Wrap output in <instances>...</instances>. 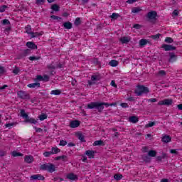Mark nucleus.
I'll list each match as a JSON object with an SVG mask.
<instances>
[{
  "mask_svg": "<svg viewBox=\"0 0 182 182\" xmlns=\"http://www.w3.org/2000/svg\"><path fill=\"white\" fill-rule=\"evenodd\" d=\"M149 92L150 90H149V87L144 85H137L134 90V93L136 96H143V95H147V93Z\"/></svg>",
  "mask_w": 182,
  "mask_h": 182,
  "instance_id": "f257e3e1",
  "label": "nucleus"
},
{
  "mask_svg": "<svg viewBox=\"0 0 182 182\" xmlns=\"http://www.w3.org/2000/svg\"><path fill=\"white\" fill-rule=\"evenodd\" d=\"M40 170L48 171V173H54V171H56V166L50 163L43 164L40 166Z\"/></svg>",
  "mask_w": 182,
  "mask_h": 182,
  "instance_id": "f03ea898",
  "label": "nucleus"
},
{
  "mask_svg": "<svg viewBox=\"0 0 182 182\" xmlns=\"http://www.w3.org/2000/svg\"><path fill=\"white\" fill-rule=\"evenodd\" d=\"M17 96L19 99H22L23 100H29V99H31L29 94L23 90L18 91Z\"/></svg>",
  "mask_w": 182,
  "mask_h": 182,
  "instance_id": "7ed1b4c3",
  "label": "nucleus"
},
{
  "mask_svg": "<svg viewBox=\"0 0 182 182\" xmlns=\"http://www.w3.org/2000/svg\"><path fill=\"white\" fill-rule=\"evenodd\" d=\"M173 105L172 99H165L158 102L159 106H171Z\"/></svg>",
  "mask_w": 182,
  "mask_h": 182,
  "instance_id": "20e7f679",
  "label": "nucleus"
},
{
  "mask_svg": "<svg viewBox=\"0 0 182 182\" xmlns=\"http://www.w3.org/2000/svg\"><path fill=\"white\" fill-rule=\"evenodd\" d=\"M99 80H100L99 75H92L91 80H88L87 83L89 86H92V85H95L96 82H99Z\"/></svg>",
  "mask_w": 182,
  "mask_h": 182,
  "instance_id": "39448f33",
  "label": "nucleus"
},
{
  "mask_svg": "<svg viewBox=\"0 0 182 182\" xmlns=\"http://www.w3.org/2000/svg\"><path fill=\"white\" fill-rule=\"evenodd\" d=\"M162 49L165 50V52H168L170 50H176V46L173 45H168V44H163L161 46Z\"/></svg>",
  "mask_w": 182,
  "mask_h": 182,
  "instance_id": "423d86ee",
  "label": "nucleus"
},
{
  "mask_svg": "<svg viewBox=\"0 0 182 182\" xmlns=\"http://www.w3.org/2000/svg\"><path fill=\"white\" fill-rule=\"evenodd\" d=\"M30 180H40L41 181H43V180H45V176L41 174L32 175L30 177Z\"/></svg>",
  "mask_w": 182,
  "mask_h": 182,
  "instance_id": "0eeeda50",
  "label": "nucleus"
},
{
  "mask_svg": "<svg viewBox=\"0 0 182 182\" xmlns=\"http://www.w3.org/2000/svg\"><path fill=\"white\" fill-rule=\"evenodd\" d=\"M79 126H80V122L78 120L75 119L70 122V127H71V129H76V127H79Z\"/></svg>",
  "mask_w": 182,
  "mask_h": 182,
  "instance_id": "6e6552de",
  "label": "nucleus"
},
{
  "mask_svg": "<svg viewBox=\"0 0 182 182\" xmlns=\"http://www.w3.org/2000/svg\"><path fill=\"white\" fill-rule=\"evenodd\" d=\"M156 17H157V12L154 11L149 12L146 15V18H148V19H156Z\"/></svg>",
  "mask_w": 182,
  "mask_h": 182,
  "instance_id": "1a4fd4ad",
  "label": "nucleus"
},
{
  "mask_svg": "<svg viewBox=\"0 0 182 182\" xmlns=\"http://www.w3.org/2000/svg\"><path fill=\"white\" fill-rule=\"evenodd\" d=\"M177 60V55L174 53H169V62H176Z\"/></svg>",
  "mask_w": 182,
  "mask_h": 182,
  "instance_id": "9d476101",
  "label": "nucleus"
},
{
  "mask_svg": "<svg viewBox=\"0 0 182 182\" xmlns=\"http://www.w3.org/2000/svg\"><path fill=\"white\" fill-rule=\"evenodd\" d=\"M24 161L26 163H28V164H31V163H33V157L31 155L26 156Z\"/></svg>",
  "mask_w": 182,
  "mask_h": 182,
  "instance_id": "9b49d317",
  "label": "nucleus"
},
{
  "mask_svg": "<svg viewBox=\"0 0 182 182\" xmlns=\"http://www.w3.org/2000/svg\"><path fill=\"white\" fill-rule=\"evenodd\" d=\"M27 86H28V87H30L31 89H36L38 87H41V83L33 82V83L28 84Z\"/></svg>",
  "mask_w": 182,
  "mask_h": 182,
  "instance_id": "f8f14e48",
  "label": "nucleus"
},
{
  "mask_svg": "<svg viewBox=\"0 0 182 182\" xmlns=\"http://www.w3.org/2000/svg\"><path fill=\"white\" fill-rule=\"evenodd\" d=\"M97 102H91L87 105V109H97Z\"/></svg>",
  "mask_w": 182,
  "mask_h": 182,
  "instance_id": "ddd939ff",
  "label": "nucleus"
},
{
  "mask_svg": "<svg viewBox=\"0 0 182 182\" xmlns=\"http://www.w3.org/2000/svg\"><path fill=\"white\" fill-rule=\"evenodd\" d=\"M26 46H28L29 49H38V46L32 42H27Z\"/></svg>",
  "mask_w": 182,
  "mask_h": 182,
  "instance_id": "4468645a",
  "label": "nucleus"
},
{
  "mask_svg": "<svg viewBox=\"0 0 182 182\" xmlns=\"http://www.w3.org/2000/svg\"><path fill=\"white\" fill-rule=\"evenodd\" d=\"M67 178H68V180H72V181L77 180V176L75 175L73 173H68L67 175Z\"/></svg>",
  "mask_w": 182,
  "mask_h": 182,
  "instance_id": "2eb2a0df",
  "label": "nucleus"
},
{
  "mask_svg": "<svg viewBox=\"0 0 182 182\" xmlns=\"http://www.w3.org/2000/svg\"><path fill=\"white\" fill-rule=\"evenodd\" d=\"M86 156L89 157V159H93L95 157V151L87 150L85 151Z\"/></svg>",
  "mask_w": 182,
  "mask_h": 182,
  "instance_id": "dca6fc26",
  "label": "nucleus"
},
{
  "mask_svg": "<svg viewBox=\"0 0 182 182\" xmlns=\"http://www.w3.org/2000/svg\"><path fill=\"white\" fill-rule=\"evenodd\" d=\"M162 141H164V143H170V141H171V137L168 135L164 136L162 138Z\"/></svg>",
  "mask_w": 182,
  "mask_h": 182,
  "instance_id": "f3484780",
  "label": "nucleus"
},
{
  "mask_svg": "<svg viewBox=\"0 0 182 182\" xmlns=\"http://www.w3.org/2000/svg\"><path fill=\"white\" fill-rule=\"evenodd\" d=\"M103 109H105V106L103 105L102 102H97V109L99 112H102Z\"/></svg>",
  "mask_w": 182,
  "mask_h": 182,
  "instance_id": "a211bd4d",
  "label": "nucleus"
},
{
  "mask_svg": "<svg viewBox=\"0 0 182 182\" xmlns=\"http://www.w3.org/2000/svg\"><path fill=\"white\" fill-rule=\"evenodd\" d=\"M147 43H149V41H147L144 38H142L139 41V46H141V48L143 46H146V45H147Z\"/></svg>",
  "mask_w": 182,
  "mask_h": 182,
  "instance_id": "6ab92c4d",
  "label": "nucleus"
},
{
  "mask_svg": "<svg viewBox=\"0 0 182 182\" xmlns=\"http://www.w3.org/2000/svg\"><path fill=\"white\" fill-rule=\"evenodd\" d=\"M120 42L122 43H129L130 42V38L129 37H122L119 39Z\"/></svg>",
  "mask_w": 182,
  "mask_h": 182,
  "instance_id": "aec40b11",
  "label": "nucleus"
},
{
  "mask_svg": "<svg viewBox=\"0 0 182 182\" xmlns=\"http://www.w3.org/2000/svg\"><path fill=\"white\" fill-rule=\"evenodd\" d=\"M51 154H58V153H60V149L58 147L51 148Z\"/></svg>",
  "mask_w": 182,
  "mask_h": 182,
  "instance_id": "412c9836",
  "label": "nucleus"
},
{
  "mask_svg": "<svg viewBox=\"0 0 182 182\" xmlns=\"http://www.w3.org/2000/svg\"><path fill=\"white\" fill-rule=\"evenodd\" d=\"M129 122H130V123H137V122H139V118L136 116L130 117Z\"/></svg>",
  "mask_w": 182,
  "mask_h": 182,
  "instance_id": "4be33fe9",
  "label": "nucleus"
},
{
  "mask_svg": "<svg viewBox=\"0 0 182 182\" xmlns=\"http://www.w3.org/2000/svg\"><path fill=\"white\" fill-rule=\"evenodd\" d=\"M20 113H21V117H23V119H26V120L29 117V115L26 114V112H25V109H21Z\"/></svg>",
  "mask_w": 182,
  "mask_h": 182,
  "instance_id": "5701e85b",
  "label": "nucleus"
},
{
  "mask_svg": "<svg viewBox=\"0 0 182 182\" xmlns=\"http://www.w3.org/2000/svg\"><path fill=\"white\" fill-rule=\"evenodd\" d=\"M109 66H112V68H116V66H117V65H119V62L116 60H112L109 63Z\"/></svg>",
  "mask_w": 182,
  "mask_h": 182,
  "instance_id": "b1692460",
  "label": "nucleus"
},
{
  "mask_svg": "<svg viewBox=\"0 0 182 182\" xmlns=\"http://www.w3.org/2000/svg\"><path fill=\"white\" fill-rule=\"evenodd\" d=\"M148 156L149 157H156V156H157V151H154V150H150L148 152Z\"/></svg>",
  "mask_w": 182,
  "mask_h": 182,
  "instance_id": "393cba45",
  "label": "nucleus"
},
{
  "mask_svg": "<svg viewBox=\"0 0 182 182\" xmlns=\"http://www.w3.org/2000/svg\"><path fill=\"white\" fill-rule=\"evenodd\" d=\"M167 73L164 71V70H159L157 73H156V76L158 77H163V76H166Z\"/></svg>",
  "mask_w": 182,
  "mask_h": 182,
  "instance_id": "a878e982",
  "label": "nucleus"
},
{
  "mask_svg": "<svg viewBox=\"0 0 182 182\" xmlns=\"http://www.w3.org/2000/svg\"><path fill=\"white\" fill-rule=\"evenodd\" d=\"M62 93V91L60 90H54L50 92V95H54V96H59Z\"/></svg>",
  "mask_w": 182,
  "mask_h": 182,
  "instance_id": "bb28decb",
  "label": "nucleus"
},
{
  "mask_svg": "<svg viewBox=\"0 0 182 182\" xmlns=\"http://www.w3.org/2000/svg\"><path fill=\"white\" fill-rule=\"evenodd\" d=\"M77 136L78 137L79 140L82 141V143H85L86 140H85V135H83L82 133L77 134Z\"/></svg>",
  "mask_w": 182,
  "mask_h": 182,
  "instance_id": "cd10ccee",
  "label": "nucleus"
},
{
  "mask_svg": "<svg viewBox=\"0 0 182 182\" xmlns=\"http://www.w3.org/2000/svg\"><path fill=\"white\" fill-rule=\"evenodd\" d=\"M63 25L65 29H72V23L70 22H65Z\"/></svg>",
  "mask_w": 182,
  "mask_h": 182,
  "instance_id": "c85d7f7f",
  "label": "nucleus"
},
{
  "mask_svg": "<svg viewBox=\"0 0 182 182\" xmlns=\"http://www.w3.org/2000/svg\"><path fill=\"white\" fill-rule=\"evenodd\" d=\"M26 122L31 123L33 124H36V123H38V121H36L35 119L29 117L26 119Z\"/></svg>",
  "mask_w": 182,
  "mask_h": 182,
  "instance_id": "c756f323",
  "label": "nucleus"
},
{
  "mask_svg": "<svg viewBox=\"0 0 182 182\" xmlns=\"http://www.w3.org/2000/svg\"><path fill=\"white\" fill-rule=\"evenodd\" d=\"M26 33H28V35H31L32 33V27L31 26V25H28L26 28Z\"/></svg>",
  "mask_w": 182,
  "mask_h": 182,
  "instance_id": "7c9ffc66",
  "label": "nucleus"
},
{
  "mask_svg": "<svg viewBox=\"0 0 182 182\" xmlns=\"http://www.w3.org/2000/svg\"><path fill=\"white\" fill-rule=\"evenodd\" d=\"M142 159L144 160V161H145V163H150L151 159H150V156L148 155H144L142 156Z\"/></svg>",
  "mask_w": 182,
  "mask_h": 182,
  "instance_id": "2f4dec72",
  "label": "nucleus"
},
{
  "mask_svg": "<svg viewBox=\"0 0 182 182\" xmlns=\"http://www.w3.org/2000/svg\"><path fill=\"white\" fill-rule=\"evenodd\" d=\"M132 12V14H139V12H141V9L140 7L133 8Z\"/></svg>",
  "mask_w": 182,
  "mask_h": 182,
  "instance_id": "473e14b6",
  "label": "nucleus"
},
{
  "mask_svg": "<svg viewBox=\"0 0 182 182\" xmlns=\"http://www.w3.org/2000/svg\"><path fill=\"white\" fill-rule=\"evenodd\" d=\"M13 157H18V156H21L22 157V156H23V154L22 153H19V152H17L16 151H14L12 153H11Z\"/></svg>",
  "mask_w": 182,
  "mask_h": 182,
  "instance_id": "72a5a7b5",
  "label": "nucleus"
},
{
  "mask_svg": "<svg viewBox=\"0 0 182 182\" xmlns=\"http://www.w3.org/2000/svg\"><path fill=\"white\" fill-rule=\"evenodd\" d=\"M51 9L53 11H55V12H58V11H59V6L58 4H53L51 6Z\"/></svg>",
  "mask_w": 182,
  "mask_h": 182,
  "instance_id": "f704fd0d",
  "label": "nucleus"
},
{
  "mask_svg": "<svg viewBox=\"0 0 182 182\" xmlns=\"http://www.w3.org/2000/svg\"><path fill=\"white\" fill-rule=\"evenodd\" d=\"M166 43H173L174 42V40L171 37H166L165 38Z\"/></svg>",
  "mask_w": 182,
  "mask_h": 182,
  "instance_id": "c9c22d12",
  "label": "nucleus"
},
{
  "mask_svg": "<svg viewBox=\"0 0 182 182\" xmlns=\"http://www.w3.org/2000/svg\"><path fill=\"white\" fill-rule=\"evenodd\" d=\"M30 35H31V38H36L38 36H41V35H42V33H38V32H35V33L32 32L31 34H30Z\"/></svg>",
  "mask_w": 182,
  "mask_h": 182,
  "instance_id": "e433bc0d",
  "label": "nucleus"
},
{
  "mask_svg": "<svg viewBox=\"0 0 182 182\" xmlns=\"http://www.w3.org/2000/svg\"><path fill=\"white\" fill-rule=\"evenodd\" d=\"M38 118L42 122L43 120H46V119H48V115L46 114H42L38 117Z\"/></svg>",
  "mask_w": 182,
  "mask_h": 182,
  "instance_id": "4c0bfd02",
  "label": "nucleus"
},
{
  "mask_svg": "<svg viewBox=\"0 0 182 182\" xmlns=\"http://www.w3.org/2000/svg\"><path fill=\"white\" fill-rule=\"evenodd\" d=\"M102 144H103V141L102 140L95 141L93 143V146H102Z\"/></svg>",
  "mask_w": 182,
  "mask_h": 182,
  "instance_id": "58836bf2",
  "label": "nucleus"
},
{
  "mask_svg": "<svg viewBox=\"0 0 182 182\" xmlns=\"http://www.w3.org/2000/svg\"><path fill=\"white\" fill-rule=\"evenodd\" d=\"M114 178L115 179V180H122V178H123V175H122V174H115L114 176Z\"/></svg>",
  "mask_w": 182,
  "mask_h": 182,
  "instance_id": "ea45409f",
  "label": "nucleus"
},
{
  "mask_svg": "<svg viewBox=\"0 0 182 182\" xmlns=\"http://www.w3.org/2000/svg\"><path fill=\"white\" fill-rule=\"evenodd\" d=\"M21 72V69H19V68L18 67H15L14 69L13 70V73L14 75H18V73H19Z\"/></svg>",
  "mask_w": 182,
  "mask_h": 182,
  "instance_id": "a19ab883",
  "label": "nucleus"
},
{
  "mask_svg": "<svg viewBox=\"0 0 182 182\" xmlns=\"http://www.w3.org/2000/svg\"><path fill=\"white\" fill-rule=\"evenodd\" d=\"M116 103H111V104H109L107 102H102V105L103 106H105V107H109V106H116Z\"/></svg>",
  "mask_w": 182,
  "mask_h": 182,
  "instance_id": "79ce46f5",
  "label": "nucleus"
},
{
  "mask_svg": "<svg viewBox=\"0 0 182 182\" xmlns=\"http://www.w3.org/2000/svg\"><path fill=\"white\" fill-rule=\"evenodd\" d=\"M161 36V34L158 33V34H156V35H154V36H151V38L152 39H154V41H156V40L159 39Z\"/></svg>",
  "mask_w": 182,
  "mask_h": 182,
  "instance_id": "37998d69",
  "label": "nucleus"
},
{
  "mask_svg": "<svg viewBox=\"0 0 182 182\" xmlns=\"http://www.w3.org/2000/svg\"><path fill=\"white\" fill-rule=\"evenodd\" d=\"M119 16H120V15H119V14H116V13H113L111 15L112 19H117V18H119Z\"/></svg>",
  "mask_w": 182,
  "mask_h": 182,
  "instance_id": "c03bdc74",
  "label": "nucleus"
},
{
  "mask_svg": "<svg viewBox=\"0 0 182 182\" xmlns=\"http://www.w3.org/2000/svg\"><path fill=\"white\" fill-rule=\"evenodd\" d=\"M41 59V57H36V56H30L29 60H39Z\"/></svg>",
  "mask_w": 182,
  "mask_h": 182,
  "instance_id": "a18cd8bd",
  "label": "nucleus"
},
{
  "mask_svg": "<svg viewBox=\"0 0 182 182\" xmlns=\"http://www.w3.org/2000/svg\"><path fill=\"white\" fill-rule=\"evenodd\" d=\"M50 156H52V152L50 151H46L43 153V156L44 157H50Z\"/></svg>",
  "mask_w": 182,
  "mask_h": 182,
  "instance_id": "49530a36",
  "label": "nucleus"
},
{
  "mask_svg": "<svg viewBox=\"0 0 182 182\" xmlns=\"http://www.w3.org/2000/svg\"><path fill=\"white\" fill-rule=\"evenodd\" d=\"M8 8V6L6 5H3L0 6V12H5V10Z\"/></svg>",
  "mask_w": 182,
  "mask_h": 182,
  "instance_id": "de8ad7c7",
  "label": "nucleus"
},
{
  "mask_svg": "<svg viewBox=\"0 0 182 182\" xmlns=\"http://www.w3.org/2000/svg\"><path fill=\"white\" fill-rule=\"evenodd\" d=\"M156 124V123H154V122H151L149 124L145 125V127H153V126H154Z\"/></svg>",
  "mask_w": 182,
  "mask_h": 182,
  "instance_id": "09e8293b",
  "label": "nucleus"
},
{
  "mask_svg": "<svg viewBox=\"0 0 182 182\" xmlns=\"http://www.w3.org/2000/svg\"><path fill=\"white\" fill-rule=\"evenodd\" d=\"M66 144H68V141H66L65 140L60 141V144H59L60 146H66Z\"/></svg>",
  "mask_w": 182,
  "mask_h": 182,
  "instance_id": "8fccbe9b",
  "label": "nucleus"
},
{
  "mask_svg": "<svg viewBox=\"0 0 182 182\" xmlns=\"http://www.w3.org/2000/svg\"><path fill=\"white\" fill-rule=\"evenodd\" d=\"M65 159H66V156L63 155V156H57L55 158V160H65Z\"/></svg>",
  "mask_w": 182,
  "mask_h": 182,
  "instance_id": "3c124183",
  "label": "nucleus"
},
{
  "mask_svg": "<svg viewBox=\"0 0 182 182\" xmlns=\"http://www.w3.org/2000/svg\"><path fill=\"white\" fill-rule=\"evenodd\" d=\"M43 82H49V75H43Z\"/></svg>",
  "mask_w": 182,
  "mask_h": 182,
  "instance_id": "603ef678",
  "label": "nucleus"
},
{
  "mask_svg": "<svg viewBox=\"0 0 182 182\" xmlns=\"http://www.w3.org/2000/svg\"><path fill=\"white\" fill-rule=\"evenodd\" d=\"M3 25H11V22L8 19H4L2 21Z\"/></svg>",
  "mask_w": 182,
  "mask_h": 182,
  "instance_id": "864d4df0",
  "label": "nucleus"
},
{
  "mask_svg": "<svg viewBox=\"0 0 182 182\" xmlns=\"http://www.w3.org/2000/svg\"><path fill=\"white\" fill-rule=\"evenodd\" d=\"M74 23L76 26L80 25V18H79V17L76 18Z\"/></svg>",
  "mask_w": 182,
  "mask_h": 182,
  "instance_id": "5fc2aeb1",
  "label": "nucleus"
},
{
  "mask_svg": "<svg viewBox=\"0 0 182 182\" xmlns=\"http://www.w3.org/2000/svg\"><path fill=\"white\" fill-rule=\"evenodd\" d=\"M48 69H50V70H53L56 69V67L53 65V64H50L48 65Z\"/></svg>",
  "mask_w": 182,
  "mask_h": 182,
  "instance_id": "6e6d98bb",
  "label": "nucleus"
},
{
  "mask_svg": "<svg viewBox=\"0 0 182 182\" xmlns=\"http://www.w3.org/2000/svg\"><path fill=\"white\" fill-rule=\"evenodd\" d=\"M178 149H171L170 153L171 154H178Z\"/></svg>",
  "mask_w": 182,
  "mask_h": 182,
  "instance_id": "4d7b16f0",
  "label": "nucleus"
},
{
  "mask_svg": "<svg viewBox=\"0 0 182 182\" xmlns=\"http://www.w3.org/2000/svg\"><path fill=\"white\" fill-rule=\"evenodd\" d=\"M33 129H35L36 133H42L43 129H41V128H38L36 127H33Z\"/></svg>",
  "mask_w": 182,
  "mask_h": 182,
  "instance_id": "13d9d810",
  "label": "nucleus"
},
{
  "mask_svg": "<svg viewBox=\"0 0 182 182\" xmlns=\"http://www.w3.org/2000/svg\"><path fill=\"white\" fill-rule=\"evenodd\" d=\"M51 19H54L55 21L58 20V19H62V18H60L59 16L53 15L50 16Z\"/></svg>",
  "mask_w": 182,
  "mask_h": 182,
  "instance_id": "bf43d9fd",
  "label": "nucleus"
},
{
  "mask_svg": "<svg viewBox=\"0 0 182 182\" xmlns=\"http://www.w3.org/2000/svg\"><path fill=\"white\" fill-rule=\"evenodd\" d=\"M148 102H151V103H156L157 102V99L156 98H151L148 100Z\"/></svg>",
  "mask_w": 182,
  "mask_h": 182,
  "instance_id": "052dcab7",
  "label": "nucleus"
},
{
  "mask_svg": "<svg viewBox=\"0 0 182 182\" xmlns=\"http://www.w3.org/2000/svg\"><path fill=\"white\" fill-rule=\"evenodd\" d=\"M43 76L42 75H37L36 76V80H39L40 82H42L43 81Z\"/></svg>",
  "mask_w": 182,
  "mask_h": 182,
  "instance_id": "680f3d73",
  "label": "nucleus"
},
{
  "mask_svg": "<svg viewBox=\"0 0 182 182\" xmlns=\"http://www.w3.org/2000/svg\"><path fill=\"white\" fill-rule=\"evenodd\" d=\"M127 100H128L129 102H134L136 99L134 98V97H129L127 99Z\"/></svg>",
  "mask_w": 182,
  "mask_h": 182,
  "instance_id": "e2e57ef3",
  "label": "nucleus"
},
{
  "mask_svg": "<svg viewBox=\"0 0 182 182\" xmlns=\"http://www.w3.org/2000/svg\"><path fill=\"white\" fill-rule=\"evenodd\" d=\"M2 73H5V68L0 66V75H2Z\"/></svg>",
  "mask_w": 182,
  "mask_h": 182,
  "instance_id": "0e129e2a",
  "label": "nucleus"
},
{
  "mask_svg": "<svg viewBox=\"0 0 182 182\" xmlns=\"http://www.w3.org/2000/svg\"><path fill=\"white\" fill-rule=\"evenodd\" d=\"M120 106L124 107V108L129 107V105L127 103H121Z\"/></svg>",
  "mask_w": 182,
  "mask_h": 182,
  "instance_id": "69168bd1",
  "label": "nucleus"
},
{
  "mask_svg": "<svg viewBox=\"0 0 182 182\" xmlns=\"http://www.w3.org/2000/svg\"><path fill=\"white\" fill-rule=\"evenodd\" d=\"M134 28L135 29H140V28H141V26L140 24H134Z\"/></svg>",
  "mask_w": 182,
  "mask_h": 182,
  "instance_id": "338daca9",
  "label": "nucleus"
},
{
  "mask_svg": "<svg viewBox=\"0 0 182 182\" xmlns=\"http://www.w3.org/2000/svg\"><path fill=\"white\" fill-rule=\"evenodd\" d=\"M6 155V151H0V156L3 157L4 156Z\"/></svg>",
  "mask_w": 182,
  "mask_h": 182,
  "instance_id": "774afa93",
  "label": "nucleus"
}]
</instances>
